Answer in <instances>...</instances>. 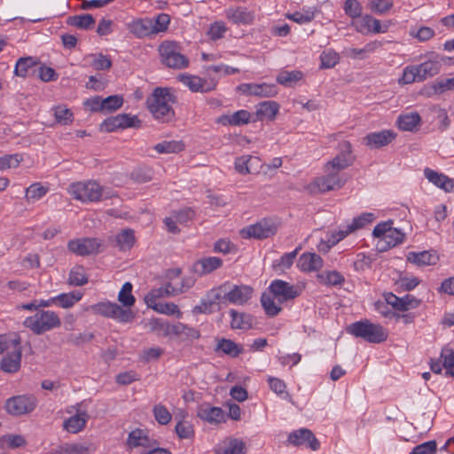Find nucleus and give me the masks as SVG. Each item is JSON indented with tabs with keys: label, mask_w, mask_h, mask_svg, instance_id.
<instances>
[{
	"label": "nucleus",
	"mask_w": 454,
	"mask_h": 454,
	"mask_svg": "<svg viewBox=\"0 0 454 454\" xmlns=\"http://www.w3.org/2000/svg\"><path fill=\"white\" fill-rule=\"evenodd\" d=\"M356 28L360 33H385L388 25L381 27L380 21L371 15H365L355 23Z\"/></svg>",
	"instance_id": "obj_18"
},
{
	"label": "nucleus",
	"mask_w": 454,
	"mask_h": 454,
	"mask_svg": "<svg viewBox=\"0 0 454 454\" xmlns=\"http://www.w3.org/2000/svg\"><path fill=\"white\" fill-rule=\"evenodd\" d=\"M23 325L35 334H42L61 325L59 316L51 310H39L24 320Z\"/></svg>",
	"instance_id": "obj_4"
},
{
	"label": "nucleus",
	"mask_w": 454,
	"mask_h": 454,
	"mask_svg": "<svg viewBox=\"0 0 454 454\" xmlns=\"http://www.w3.org/2000/svg\"><path fill=\"white\" fill-rule=\"evenodd\" d=\"M163 353L164 350L160 347L150 348L143 351V353L140 356V360L143 363L155 361L158 360Z\"/></svg>",
	"instance_id": "obj_63"
},
{
	"label": "nucleus",
	"mask_w": 454,
	"mask_h": 454,
	"mask_svg": "<svg viewBox=\"0 0 454 454\" xmlns=\"http://www.w3.org/2000/svg\"><path fill=\"white\" fill-rule=\"evenodd\" d=\"M47 192L48 188L43 186L40 183H35L27 188L26 199L28 201H35L43 198Z\"/></svg>",
	"instance_id": "obj_51"
},
{
	"label": "nucleus",
	"mask_w": 454,
	"mask_h": 454,
	"mask_svg": "<svg viewBox=\"0 0 454 454\" xmlns=\"http://www.w3.org/2000/svg\"><path fill=\"white\" fill-rule=\"evenodd\" d=\"M132 284L126 282L118 294V301L125 307L124 309H130L135 304L136 299L132 294Z\"/></svg>",
	"instance_id": "obj_42"
},
{
	"label": "nucleus",
	"mask_w": 454,
	"mask_h": 454,
	"mask_svg": "<svg viewBox=\"0 0 454 454\" xmlns=\"http://www.w3.org/2000/svg\"><path fill=\"white\" fill-rule=\"evenodd\" d=\"M175 430L181 439H191L194 435L193 426L189 421L181 420L177 422Z\"/></svg>",
	"instance_id": "obj_58"
},
{
	"label": "nucleus",
	"mask_w": 454,
	"mask_h": 454,
	"mask_svg": "<svg viewBox=\"0 0 454 454\" xmlns=\"http://www.w3.org/2000/svg\"><path fill=\"white\" fill-rule=\"evenodd\" d=\"M68 192L74 199L82 202L98 201L103 198L102 187L93 181L74 183L69 186Z\"/></svg>",
	"instance_id": "obj_6"
},
{
	"label": "nucleus",
	"mask_w": 454,
	"mask_h": 454,
	"mask_svg": "<svg viewBox=\"0 0 454 454\" xmlns=\"http://www.w3.org/2000/svg\"><path fill=\"white\" fill-rule=\"evenodd\" d=\"M223 124H230L232 126H239L247 124L250 121V114L246 110H239L231 115L223 116L220 120Z\"/></svg>",
	"instance_id": "obj_36"
},
{
	"label": "nucleus",
	"mask_w": 454,
	"mask_h": 454,
	"mask_svg": "<svg viewBox=\"0 0 454 454\" xmlns=\"http://www.w3.org/2000/svg\"><path fill=\"white\" fill-rule=\"evenodd\" d=\"M347 330L350 334L371 343H380L387 339L386 329L369 320L355 322L348 325Z\"/></svg>",
	"instance_id": "obj_3"
},
{
	"label": "nucleus",
	"mask_w": 454,
	"mask_h": 454,
	"mask_svg": "<svg viewBox=\"0 0 454 454\" xmlns=\"http://www.w3.org/2000/svg\"><path fill=\"white\" fill-rule=\"evenodd\" d=\"M90 309L97 315L114 318L121 323H129L135 318L130 309H124L115 302H98L90 306Z\"/></svg>",
	"instance_id": "obj_7"
},
{
	"label": "nucleus",
	"mask_w": 454,
	"mask_h": 454,
	"mask_svg": "<svg viewBox=\"0 0 454 454\" xmlns=\"http://www.w3.org/2000/svg\"><path fill=\"white\" fill-rule=\"evenodd\" d=\"M396 135L391 130L369 133L364 138L365 145L370 148L377 149L387 145Z\"/></svg>",
	"instance_id": "obj_16"
},
{
	"label": "nucleus",
	"mask_w": 454,
	"mask_h": 454,
	"mask_svg": "<svg viewBox=\"0 0 454 454\" xmlns=\"http://www.w3.org/2000/svg\"><path fill=\"white\" fill-rule=\"evenodd\" d=\"M279 106L274 101H265L259 104L256 114L260 119L268 118L273 120L278 114Z\"/></svg>",
	"instance_id": "obj_37"
},
{
	"label": "nucleus",
	"mask_w": 454,
	"mask_h": 454,
	"mask_svg": "<svg viewBox=\"0 0 454 454\" xmlns=\"http://www.w3.org/2000/svg\"><path fill=\"white\" fill-rule=\"evenodd\" d=\"M198 417L209 423L218 424L225 421V414L223 411L218 407H200L198 411Z\"/></svg>",
	"instance_id": "obj_28"
},
{
	"label": "nucleus",
	"mask_w": 454,
	"mask_h": 454,
	"mask_svg": "<svg viewBox=\"0 0 454 454\" xmlns=\"http://www.w3.org/2000/svg\"><path fill=\"white\" fill-rule=\"evenodd\" d=\"M55 120L58 123L67 125L73 121V113L65 106L53 108Z\"/></svg>",
	"instance_id": "obj_54"
},
{
	"label": "nucleus",
	"mask_w": 454,
	"mask_h": 454,
	"mask_svg": "<svg viewBox=\"0 0 454 454\" xmlns=\"http://www.w3.org/2000/svg\"><path fill=\"white\" fill-rule=\"evenodd\" d=\"M149 308L157 311L158 313L165 314V315H176L177 317L181 316V312L173 302H158L153 303V305Z\"/></svg>",
	"instance_id": "obj_53"
},
{
	"label": "nucleus",
	"mask_w": 454,
	"mask_h": 454,
	"mask_svg": "<svg viewBox=\"0 0 454 454\" xmlns=\"http://www.w3.org/2000/svg\"><path fill=\"white\" fill-rule=\"evenodd\" d=\"M427 179L435 186L450 192L454 190V181L444 174L438 173L429 168L424 169Z\"/></svg>",
	"instance_id": "obj_21"
},
{
	"label": "nucleus",
	"mask_w": 454,
	"mask_h": 454,
	"mask_svg": "<svg viewBox=\"0 0 454 454\" xmlns=\"http://www.w3.org/2000/svg\"><path fill=\"white\" fill-rule=\"evenodd\" d=\"M239 89L243 93L258 97H273L278 93L277 86L274 84L262 83H244Z\"/></svg>",
	"instance_id": "obj_17"
},
{
	"label": "nucleus",
	"mask_w": 454,
	"mask_h": 454,
	"mask_svg": "<svg viewBox=\"0 0 454 454\" xmlns=\"http://www.w3.org/2000/svg\"><path fill=\"white\" fill-rule=\"evenodd\" d=\"M84 60L89 61V65L98 71L109 70L113 65L110 57L102 53L87 55Z\"/></svg>",
	"instance_id": "obj_31"
},
{
	"label": "nucleus",
	"mask_w": 454,
	"mask_h": 454,
	"mask_svg": "<svg viewBox=\"0 0 454 454\" xmlns=\"http://www.w3.org/2000/svg\"><path fill=\"white\" fill-rule=\"evenodd\" d=\"M277 232V226L270 220L263 219L258 223L243 228L240 235L244 239H263L273 236Z\"/></svg>",
	"instance_id": "obj_9"
},
{
	"label": "nucleus",
	"mask_w": 454,
	"mask_h": 454,
	"mask_svg": "<svg viewBox=\"0 0 454 454\" xmlns=\"http://www.w3.org/2000/svg\"><path fill=\"white\" fill-rule=\"evenodd\" d=\"M21 346L12 348L3 357L0 367L8 373H13L20 370L21 362Z\"/></svg>",
	"instance_id": "obj_20"
},
{
	"label": "nucleus",
	"mask_w": 454,
	"mask_h": 454,
	"mask_svg": "<svg viewBox=\"0 0 454 454\" xmlns=\"http://www.w3.org/2000/svg\"><path fill=\"white\" fill-rule=\"evenodd\" d=\"M413 82H422L419 75L417 67L415 65L406 67L403 71V75L399 79V83L411 84Z\"/></svg>",
	"instance_id": "obj_50"
},
{
	"label": "nucleus",
	"mask_w": 454,
	"mask_h": 454,
	"mask_svg": "<svg viewBox=\"0 0 454 454\" xmlns=\"http://www.w3.org/2000/svg\"><path fill=\"white\" fill-rule=\"evenodd\" d=\"M384 296L387 302L397 310L405 311L409 309H416L420 304V301L411 294L400 298L393 293H387Z\"/></svg>",
	"instance_id": "obj_15"
},
{
	"label": "nucleus",
	"mask_w": 454,
	"mask_h": 454,
	"mask_svg": "<svg viewBox=\"0 0 454 454\" xmlns=\"http://www.w3.org/2000/svg\"><path fill=\"white\" fill-rule=\"evenodd\" d=\"M38 62L32 57L20 58L15 66L14 73L18 76L26 77L35 72Z\"/></svg>",
	"instance_id": "obj_32"
},
{
	"label": "nucleus",
	"mask_w": 454,
	"mask_h": 454,
	"mask_svg": "<svg viewBox=\"0 0 454 454\" xmlns=\"http://www.w3.org/2000/svg\"><path fill=\"white\" fill-rule=\"evenodd\" d=\"M245 442L237 438H230L223 442V445L215 450V454H246Z\"/></svg>",
	"instance_id": "obj_29"
},
{
	"label": "nucleus",
	"mask_w": 454,
	"mask_h": 454,
	"mask_svg": "<svg viewBox=\"0 0 454 454\" xmlns=\"http://www.w3.org/2000/svg\"><path fill=\"white\" fill-rule=\"evenodd\" d=\"M226 18L235 25H250L254 21V13L246 7L229 8L225 11Z\"/></svg>",
	"instance_id": "obj_19"
},
{
	"label": "nucleus",
	"mask_w": 454,
	"mask_h": 454,
	"mask_svg": "<svg viewBox=\"0 0 454 454\" xmlns=\"http://www.w3.org/2000/svg\"><path fill=\"white\" fill-rule=\"evenodd\" d=\"M114 241L121 250H129L135 243L134 231L130 229L122 230L115 236Z\"/></svg>",
	"instance_id": "obj_35"
},
{
	"label": "nucleus",
	"mask_w": 454,
	"mask_h": 454,
	"mask_svg": "<svg viewBox=\"0 0 454 454\" xmlns=\"http://www.w3.org/2000/svg\"><path fill=\"white\" fill-rule=\"evenodd\" d=\"M128 29L137 38H144L153 35L152 19H137L128 23Z\"/></svg>",
	"instance_id": "obj_23"
},
{
	"label": "nucleus",
	"mask_w": 454,
	"mask_h": 454,
	"mask_svg": "<svg viewBox=\"0 0 454 454\" xmlns=\"http://www.w3.org/2000/svg\"><path fill=\"white\" fill-rule=\"evenodd\" d=\"M178 80L186 85L192 92H209L215 89L216 82H207L199 76L183 74L178 75Z\"/></svg>",
	"instance_id": "obj_13"
},
{
	"label": "nucleus",
	"mask_w": 454,
	"mask_h": 454,
	"mask_svg": "<svg viewBox=\"0 0 454 454\" xmlns=\"http://www.w3.org/2000/svg\"><path fill=\"white\" fill-rule=\"evenodd\" d=\"M82 297V294L80 291H74L67 294H61L54 297L55 303L60 307L67 309L74 306V304L79 301Z\"/></svg>",
	"instance_id": "obj_41"
},
{
	"label": "nucleus",
	"mask_w": 454,
	"mask_h": 454,
	"mask_svg": "<svg viewBox=\"0 0 454 454\" xmlns=\"http://www.w3.org/2000/svg\"><path fill=\"white\" fill-rule=\"evenodd\" d=\"M348 234L349 233L347 229L344 231H339L338 232H332L326 240H321L318 245L319 251L327 252L332 247L335 246Z\"/></svg>",
	"instance_id": "obj_45"
},
{
	"label": "nucleus",
	"mask_w": 454,
	"mask_h": 454,
	"mask_svg": "<svg viewBox=\"0 0 454 454\" xmlns=\"http://www.w3.org/2000/svg\"><path fill=\"white\" fill-rule=\"evenodd\" d=\"M87 419L85 412L75 414L64 421L63 427L69 433L77 434L85 427Z\"/></svg>",
	"instance_id": "obj_30"
},
{
	"label": "nucleus",
	"mask_w": 454,
	"mask_h": 454,
	"mask_svg": "<svg viewBox=\"0 0 454 454\" xmlns=\"http://www.w3.org/2000/svg\"><path fill=\"white\" fill-rule=\"evenodd\" d=\"M120 114L106 119L100 125V130L113 132L118 129H122Z\"/></svg>",
	"instance_id": "obj_61"
},
{
	"label": "nucleus",
	"mask_w": 454,
	"mask_h": 454,
	"mask_svg": "<svg viewBox=\"0 0 454 454\" xmlns=\"http://www.w3.org/2000/svg\"><path fill=\"white\" fill-rule=\"evenodd\" d=\"M175 96L168 88L157 87L146 98V106L153 117L161 123H168L175 119V111L172 104Z\"/></svg>",
	"instance_id": "obj_2"
},
{
	"label": "nucleus",
	"mask_w": 454,
	"mask_h": 454,
	"mask_svg": "<svg viewBox=\"0 0 454 454\" xmlns=\"http://www.w3.org/2000/svg\"><path fill=\"white\" fill-rule=\"evenodd\" d=\"M407 261L417 266L434 265L438 256L434 251L410 252L407 254Z\"/></svg>",
	"instance_id": "obj_26"
},
{
	"label": "nucleus",
	"mask_w": 454,
	"mask_h": 454,
	"mask_svg": "<svg viewBox=\"0 0 454 454\" xmlns=\"http://www.w3.org/2000/svg\"><path fill=\"white\" fill-rule=\"evenodd\" d=\"M297 266L302 271H317L322 268L323 260L315 253H304L300 256Z\"/></svg>",
	"instance_id": "obj_24"
},
{
	"label": "nucleus",
	"mask_w": 454,
	"mask_h": 454,
	"mask_svg": "<svg viewBox=\"0 0 454 454\" xmlns=\"http://www.w3.org/2000/svg\"><path fill=\"white\" fill-rule=\"evenodd\" d=\"M154 150L159 153H177L184 149L183 141H163L154 145Z\"/></svg>",
	"instance_id": "obj_39"
},
{
	"label": "nucleus",
	"mask_w": 454,
	"mask_h": 454,
	"mask_svg": "<svg viewBox=\"0 0 454 454\" xmlns=\"http://www.w3.org/2000/svg\"><path fill=\"white\" fill-rule=\"evenodd\" d=\"M397 124L400 129L416 131L421 124V117L417 112L402 114L398 117Z\"/></svg>",
	"instance_id": "obj_27"
},
{
	"label": "nucleus",
	"mask_w": 454,
	"mask_h": 454,
	"mask_svg": "<svg viewBox=\"0 0 454 454\" xmlns=\"http://www.w3.org/2000/svg\"><path fill=\"white\" fill-rule=\"evenodd\" d=\"M59 450L60 454H89L90 447L81 443H65Z\"/></svg>",
	"instance_id": "obj_56"
},
{
	"label": "nucleus",
	"mask_w": 454,
	"mask_h": 454,
	"mask_svg": "<svg viewBox=\"0 0 454 454\" xmlns=\"http://www.w3.org/2000/svg\"><path fill=\"white\" fill-rule=\"evenodd\" d=\"M67 23L80 29H90L95 25V19L91 14L74 15L67 18Z\"/></svg>",
	"instance_id": "obj_34"
},
{
	"label": "nucleus",
	"mask_w": 454,
	"mask_h": 454,
	"mask_svg": "<svg viewBox=\"0 0 454 454\" xmlns=\"http://www.w3.org/2000/svg\"><path fill=\"white\" fill-rule=\"evenodd\" d=\"M268 382H269L270 389L273 392H275L278 395L286 394V398L289 402L294 403L291 395L287 392H286V385L284 382V380H282L278 378L270 377L268 379Z\"/></svg>",
	"instance_id": "obj_60"
},
{
	"label": "nucleus",
	"mask_w": 454,
	"mask_h": 454,
	"mask_svg": "<svg viewBox=\"0 0 454 454\" xmlns=\"http://www.w3.org/2000/svg\"><path fill=\"white\" fill-rule=\"evenodd\" d=\"M431 89L436 95L454 90V77L437 79L431 84Z\"/></svg>",
	"instance_id": "obj_47"
},
{
	"label": "nucleus",
	"mask_w": 454,
	"mask_h": 454,
	"mask_svg": "<svg viewBox=\"0 0 454 454\" xmlns=\"http://www.w3.org/2000/svg\"><path fill=\"white\" fill-rule=\"evenodd\" d=\"M252 293L253 289L248 286H234L223 297L231 303L242 305L251 298Z\"/></svg>",
	"instance_id": "obj_22"
},
{
	"label": "nucleus",
	"mask_w": 454,
	"mask_h": 454,
	"mask_svg": "<svg viewBox=\"0 0 454 454\" xmlns=\"http://www.w3.org/2000/svg\"><path fill=\"white\" fill-rule=\"evenodd\" d=\"M153 413L155 420L160 425H168L171 421L172 415L168 411V409L160 403L155 404L153 406Z\"/></svg>",
	"instance_id": "obj_52"
},
{
	"label": "nucleus",
	"mask_w": 454,
	"mask_h": 454,
	"mask_svg": "<svg viewBox=\"0 0 454 454\" xmlns=\"http://www.w3.org/2000/svg\"><path fill=\"white\" fill-rule=\"evenodd\" d=\"M374 219L373 214L364 213L358 217L354 218L352 223L348 225L347 231L348 233H352L356 230L363 228L366 223H372Z\"/></svg>",
	"instance_id": "obj_55"
},
{
	"label": "nucleus",
	"mask_w": 454,
	"mask_h": 454,
	"mask_svg": "<svg viewBox=\"0 0 454 454\" xmlns=\"http://www.w3.org/2000/svg\"><path fill=\"white\" fill-rule=\"evenodd\" d=\"M269 290L280 303L299 296V292L294 286L280 279L273 280Z\"/></svg>",
	"instance_id": "obj_12"
},
{
	"label": "nucleus",
	"mask_w": 454,
	"mask_h": 454,
	"mask_svg": "<svg viewBox=\"0 0 454 454\" xmlns=\"http://www.w3.org/2000/svg\"><path fill=\"white\" fill-rule=\"evenodd\" d=\"M436 450L435 441H429L413 448L410 454H434Z\"/></svg>",
	"instance_id": "obj_64"
},
{
	"label": "nucleus",
	"mask_w": 454,
	"mask_h": 454,
	"mask_svg": "<svg viewBox=\"0 0 454 454\" xmlns=\"http://www.w3.org/2000/svg\"><path fill=\"white\" fill-rule=\"evenodd\" d=\"M231 317V327L232 329H247L252 325V317L245 313H239L234 309L230 311Z\"/></svg>",
	"instance_id": "obj_38"
},
{
	"label": "nucleus",
	"mask_w": 454,
	"mask_h": 454,
	"mask_svg": "<svg viewBox=\"0 0 454 454\" xmlns=\"http://www.w3.org/2000/svg\"><path fill=\"white\" fill-rule=\"evenodd\" d=\"M443 58L438 54L431 53L427 60L415 65L421 82L437 75L442 69Z\"/></svg>",
	"instance_id": "obj_11"
},
{
	"label": "nucleus",
	"mask_w": 454,
	"mask_h": 454,
	"mask_svg": "<svg viewBox=\"0 0 454 454\" xmlns=\"http://www.w3.org/2000/svg\"><path fill=\"white\" fill-rule=\"evenodd\" d=\"M140 380V376L135 371H127L116 375L115 380L119 385L126 386Z\"/></svg>",
	"instance_id": "obj_62"
},
{
	"label": "nucleus",
	"mask_w": 454,
	"mask_h": 454,
	"mask_svg": "<svg viewBox=\"0 0 454 454\" xmlns=\"http://www.w3.org/2000/svg\"><path fill=\"white\" fill-rule=\"evenodd\" d=\"M223 264V261L219 257L209 256L202 258L197 261L193 264V270L199 275H205L211 273L215 270L220 268Z\"/></svg>",
	"instance_id": "obj_25"
},
{
	"label": "nucleus",
	"mask_w": 454,
	"mask_h": 454,
	"mask_svg": "<svg viewBox=\"0 0 454 454\" xmlns=\"http://www.w3.org/2000/svg\"><path fill=\"white\" fill-rule=\"evenodd\" d=\"M102 246V240L98 238L72 239L67 244V247L72 253L81 256L98 254Z\"/></svg>",
	"instance_id": "obj_8"
},
{
	"label": "nucleus",
	"mask_w": 454,
	"mask_h": 454,
	"mask_svg": "<svg viewBox=\"0 0 454 454\" xmlns=\"http://www.w3.org/2000/svg\"><path fill=\"white\" fill-rule=\"evenodd\" d=\"M288 442L294 445L299 446L308 443V446L312 450H317L320 447L319 441L316 438L314 434L307 428H301L289 434Z\"/></svg>",
	"instance_id": "obj_14"
},
{
	"label": "nucleus",
	"mask_w": 454,
	"mask_h": 454,
	"mask_svg": "<svg viewBox=\"0 0 454 454\" xmlns=\"http://www.w3.org/2000/svg\"><path fill=\"white\" fill-rule=\"evenodd\" d=\"M161 62L169 68L183 69L189 65V59L179 51V45L176 42L164 41L159 46Z\"/></svg>",
	"instance_id": "obj_5"
},
{
	"label": "nucleus",
	"mask_w": 454,
	"mask_h": 454,
	"mask_svg": "<svg viewBox=\"0 0 454 454\" xmlns=\"http://www.w3.org/2000/svg\"><path fill=\"white\" fill-rule=\"evenodd\" d=\"M153 35L165 32L168 28L170 23V16L167 13H160L155 19H152Z\"/></svg>",
	"instance_id": "obj_49"
},
{
	"label": "nucleus",
	"mask_w": 454,
	"mask_h": 454,
	"mask_svg": "<svg viewBox=\"0 0 454 454\" xmlns=\"http://www.w3.org/2000/svg\"><path fill=\"white\" fill-rule=\"evenodd\" d=\"M35 399L30 395H17L6 400L5 410L12 416L31 412L35 408Z\"/></svg>",
	"instance_id": "obj_10"
},
{
	"label": "nucleus",
	"mask_w": 454,
	"mask_h": 454,
	"mask_svg": "<svg viewBox=\"0 0 454 454\" xmlns=\"http://www.w3.org/2000/svg\"><path fill=\"white\" fill-rule=\"evenodd\" d=\"M320 283L326 286H339L344 282V277L338 271H325L317 275Z\"/></svg>",
	"instance_id": "obj_44"
},
{
	"label": "nucleus",
	"mask_w": 454,
	"mask_h": 454,
	"mask_svg": "<svg viewBox=\"0 0 454 454\" xmlns=\"http://www.w3.org/2000/svg\"><path fill=\"white\" fill-rule=\"evenodd\" d=\"M405 234L398 229L390 228L383 241L387 244L382 249L395 247L403 242Z\"/></svg>",
	"instance_id": "obj_48"
},
{
	"label": "nucleus",
	"mask_w": 454,
	"mask_h": 454,
	"mask_svg": "<svg viewBox=\"0 0 454 454\" xmlns=\"http://www.w3.org/2000/svg\"><path fill=\"white\" fill-rule=\"evenodd\" d=\"M215 350L216 352L222 351L231 357H237L243 352V348L230 339L223 338L218 340Z\"/></svg>",
	"instance_id": "obj_33"
},
{
	"label": "nucleus",
	"mask_w": 454,
	"mask_h": 454,
	"mask_svg": "<svg viewBox=\"0 0 454 454\" xmlns=\"http://www.w3.org/2000/svg\"><path fill=\"white\" fill-rule=\"evenodd\" d=\"M340 150L339 154L325 163V175L314 178L305 186L309 193L318 194L339 190L346 184L348 178L341 171L353 164L355 157L352 155V146L348 141L341 142Z\"/></svg>",
	"instance_id": "obj_1"
},
{
	"label": "nucleus",
	"mask_w": 454,
	"mask_h": 454,
	"mask_svg": "<svg viewBox=\"0 0 454 454\" xmlns=\"http://www.w3.org/2000/svg\"><path fill=\"white\" fill-rule=\"evenodd\" d=\"M128 444L131 448L138 446L147 447L150 445V439L142 429H136L129 433Z\"/></svg>",
	"instance_id": "obj_43"
},
{
	"label": "nucleus",
	"mask_w": 454,
	"mask_h": 454,
	"mask_svg": "<svg viewBox=\"0 0 454 454\" xmlns=\"http://www.w3.org/2000/svg\"><path fill=\"white\" fill-rule=\"evenodd\" d=\"M88 283V276L85 269L81 265H76L71 269L68 277V284L74 286H82Z\"/></svg>",
	"instance_id": "obj_40"
},
{
	"label": "nucleus",
	"mask_w": 454,
	"mask_h": 454,
	"mask_svg": "<svg viewBox=\"0 0 454 454\" xmlns=\"http://www.w3.org/2000/svg\"><path fill=\"white\" fill-rule=\"evenodd\" d=\"M302 77V74L300 71H282L277 76V82L279 84L288 86L292 82H297L301 80Z\"/></svg>",
	"instance_id": "obj_57"
},
{
	"label": "nucleus",
	"mask_w": 454,
	"mask_h": 454,
	"mask_svg": "<svg viewBox=\"0 0 454 454\" xmlns=\"http://www.w3.org/2000/svg\"><path fill=\"white\" fill-rule=\"evenodd\" d=\"M272 294H267L263 293L261 297V303L262 308L265 310V313L270 317H275L277 316L281 308L279 305L276 304L272 296Z\"/></svg>",
	"instance_id": "obj_46"
},
{
	"label": "nucleus",
	"mask_w": 454,
	"mask_h": 454,
	"mask_svg": "<svg viewBox=\"0 0 454 454\" xmlns=\"http://www.w3.org/2000/svg\"><path fill=\"white\" fill-rule=\"evenodd\" d=\"M252 160L257 161V158H253L250 155H243L239 157L235 160V169L242 175H247L251 173L250 162Z\"/></svg>",
	"instance_id": "obj_59"
}]
</instances>
